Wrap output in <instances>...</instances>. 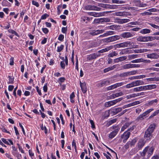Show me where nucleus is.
Returning a JSON list of instances; mask_svg holds the SVG:
<instances>
[{"mask_svg": "<svg viewBox=\"0 0 159 159\" xmlns=\"http://www.w3.org/2000/svg\"><path fill=\"white\" fill-rule=\"evenodd\" d=\"M145 116L143 114L140 115L137 119V120L138 121H139L140 120H143L144 118H145Z\"/></svg>", "mask_w": 159, "mask_h": 159, "instance_id": "obj_42", "label": "nucleus"}, {"mask_svg": "<svg viewBox=\"0 0 159 159\" xmlns=\"http://www.w3.org/2000/svg\"><path fill=\"white\" fill-rule=\"evenodd\" d=\"M136 142V139H133L129 143V144L131 146L134 145Z\"/></svg>", "mask_w": 159, "mask_h": 159, "instance_id": "obj_56", "label": "nucleus"}, {"mask_svg": "<svg viewBox=\"0 0 159 159\" xmlns=\"http://www.w3.org/2000/svg\"><path fill=\"white\" fill-rule=\"evenodd\" d=\"M130 21L129 19H119L118 22L120 24H123L129 22Z\"/></svg>", "mask_w": 159, "mask_h": 159, "instance_id": "obj_26", "label": "nucleus"}, {"mask_svg": "<svg viewBox=\"0 0 159 159\" xmlns=\"http://www.w3.org/2000/svg\"><path fill=\"white\" fill-rule=\"evenodd\" d=\"M148 90H151L155 89L156 87V85L155 84H150L147 85Z\"/></svg>", "mask_w": 159, "mask_h": 159, "instance_id": "obj_38", "label": "nucleus"}, {"mask_svg": "<svg viewBox=\"0 0 159 159\" xmlns=\"http://www.w3.org/2000/svg\"><path fill=\"white\" fill-rule=\"evenodd\" d=\"M113 128L115 129L109 135V138L111 139L113 138L117 134L120 129L118 126H113Z\"/></svg>", "mask_w": 159, "mask_h": 159, "instance_id": "obj_3", "label": "nucleus"}, {"mask_svg": "<svg viewBox=\"0 0 159 159\" xmlns=\"http://www.w3.org/2000/svg\"><path fill=\"white\" fill-rule=\"evenodd\" d=\"M120 61H121L126 60L127 59V57L126 56H122L119 57Z\"/></svg>", "mask_w": 159, "mask_h": 159, "instance_id": "obj_58", "label": "nucleus"}, {"mask_svg": "<svg viewBox=\"0 0 159 159\" xmlns=\"http://www.w3.org/2000/svg\"><path fill=\"white\" fill-rule=\"evenodd\" d=\"M128 57L129 60H131L138 57V55L132 54L131 55H129L128 56Z\"/></svg>", "mask_w": 159, "mask_h": 159, "instance_id": "obj_43", "label": "nucleus"}, {"mask_svg": "<svg viewBox=\"0 0 159 159\" xmlns=\"http://www.w3.org/2000/svg\"><path fill=\"white\" fill-rule=\"evenodd\" d=\"M134 87V86L133 82L124 86V87L127 89H129Z\"/></svg>", "mask_w": 159, "mask_h": 159, "instance_id": "obj_37", "label": "nucleus"}, {"mask_svg": "<svg viewBox=\"0 0 159 159\" xmlns=\"http://www.w3.org/2000/svg\"><path fill=\"white\" fill-rule=\"evenodd\" d=\"M115 104H116V103L114 100H113L105 102V106L107 107H109Z\"/></svg>", "mask_w": 159, "mask_h": 159, "instance_id": "obj_23", "label": "nucleus"}, {"mask_svg": "<svg viewBox=\"0 0 159 159\" xmlns=\"http://www.w3.org/2000/svg\"><path fill=\"white\" fill-rule=\"evenodd\" d=\"M134 86H137L140 85H142L144 84V82L141 80H136L133 81Z\"/></svg>", "mask_w": 159, "mask_h": 159, "instance_id": "obj_19", "label": "nucleus"}, {"mask_svg": "<svg viewBox=\"0 0 159 159\" xmlns=\"http://www.w3.org/2000/svg\"><path fill=\"white\" fill-rule=\"evenodd\" d=\"M130 135V133L129 132L126 131L124 134L121 135V138L123 139V142L125 143L127 139L129 138Z\"/></svg>", "mask_w": 159, "mask_h": 159, "instance_id": "obj_7", "label": "nucleus"}, {"mask_svg": "<svg viewBox=\"0 0 159 159\" xmlns=\"http://www.w3.org/2000/svg\"><path fill=\"white\" fill-rule=\"evenodd\" d=\"M140 66L139 64H131V68H138Z\"/></svg>", "mask_w": 159, "mask_h": 159, "instance_id": "obj_52", "label": "nucleus"}, {"mask_svg": "<svg viewBox=\"0 0 159 159\" xmlns=\"http://www.w3.org/2000/svg\"><path fill=\"white\" fill-rule=\"evenodd\" d=\"M88 14L89 15L97 17L103 16L104 13L102 12H89Z\"/></svg>", "mask_w": 159, "mask_h": 159, "instance_id": "obj_11", "label": "nucleus"}, {"mask_svg": "<svg viewBox=\"0 0 159 159\" xmlns=\"http://www.w3.org/2000/svg\"><path fill=\"white\" fill-rule=\"evenodd\" d=\"M116 120L117 119H116L111 120L107 122V126H109L112 124L116 122Z\"/></svg>", "mask_w": 159, "mask_h": 159, "instance_id": "obj_29", "label": "nucleus"}, {"mask_svg": "<svg viewBox=\"0 0 159 159\" xmlns=\"http://www.w3.org/2000/svg\"><path fill=\"white\" fill-rule=\"evenodd\" d=\"M129 76L128 71L127 72H123L120 75V76L121 77H127Z\"/></svg>", "mask_w": 159, "mask_h": 159, "instance_id": "obj_46", "label": "nucleus"}, {"mask_svg": "<svg viewBox=\"0 0 159 159\" xmlns=\"http://www.w3.org/2000/svg\"><path fill=\"white\" fill-rule=\"evenodd\" d=\"M112 2L115 3L123 4L125 3V2L122 0H112Z\"/></svg>", "mask_w": 159, "mask_h": 159, "instance_id": "obj_41", "label": "nucleus"}, {"mask_svg": "<svg viewBox=\"0 0 159 159\" xmlns=\"http://www.w3.org/2000/svg\"><path fill=\"white\" fill-rule=\"evenodd\" d=\"M8 32L10 33H11L12 34H14L16 36L19 37V35L14 30L12 29H9L8 30Z\"/></svg>", "mask_w": 159, "mask_h": 159, "instance_id": "obj_39", "label": "nucleus"}, {"mask_svg": "<svg viewBox=\"0 0 159 159\" xmlns=\"http://www.w3.org/2000/svg\"><path fill=\"white\" fill-rule=\"evenodd\" d=\"M111 113V110H108L106 111L103 114V116L105 118H107L109 116L110 114Z\"/></svg>", "mask_w": 159, "mask_h": 159, "instance_id": "obj_36", "label": "nucleus"}, {"mask_svg": "<svg viewBox=\"0 0 159 159\" xmlns=\"http://www.w3.org/2000/svg\"><path fill=\"white\" fill-rule=\"evenodd\" d=\"M154 149L155 148L154 147L152 146L150 147L148 146L145 148L143 151L140 153V155L141 156L144 157L147 153V158L146 159H149L153 154Z\"/></svg>", "mask_w": 159, "mask_h": 159, "instance_id": "obj_2", "label": "nucleus"}, {"mask_svg": "<svg viewBox=\"0 0 159 159\" xmlns=\"http://www.w3.org/2000/svg\"><path fill=\"white\" fill-rule=\"evenodd\" d=\"M143 59L141 58V59H135L134 60H133L131 61V62L134 63H139L140 62H143Z\"/></svg>", "mask_w": 159, "mask_h": 159, "instance_id": "obj_44", "label": "nucleus"}, {"mask_svg": "<svg viewBox=\"0 0 159 159\" xmlns=\"http://www.w3.org/2000/svg\"><path fill=\"white\" fill-rule=\"evenodd\" d=\"M156 126L155 124L150 125L145 131L144 137L146 140H150L152 137V134Z\"/></svg>", "mask_w": 159, "mask_h": 159, "instance_id": "obj_1", "label": "nucleus"}, {"mask_svg": "<svg viewBox=\"0 0 159 159\" xmlns=\"http://www.w3.org/2000/svg\"><path fill=\"white\" fill-rule=\"evenodd\" d=\"M1 129L2 130V131L3 132H6V133H8V134H11L10 132H9V131H7L6 129L3 127H2L1 128Z\"/></svg>", "mask_w": 159, "mask_h": 159, "instance_id": "obj_59", "label": "nucleus"}, {"mask_svg": "<svg viewBox=\"0 0 159 159\" xmlns=\"http://www.w3.org/2000/svg\"><path fill=\"white\" fill-rule=\"evenodd\" d=\"M153 110L154 109L153 108L150 109L143 112L142 114L145 116V117L146 118L147 116L151 111H153Z\"/></svg>", "mask_w": 159, "mask_h": 159, "instance_id": "obj_33", "label": "nucleus"}, {"mask_svg": "<svg viewBox=\"0 0 159 159\" xmlns=\"http://www.w3.org/2000/svg\"><path fill=\"white\" fill-rule=\"evenodd\" d=\"M115 34V32L112 31H107L103 35L104 36H107L108 35H111Z\"/></svg>", "mask_w": 159, "mask_h": 159, "instance_id": "obj_27", "label": "nucleus"}, {"mask_svg": "<svg viewBox=\"0 0 159 159\" xmlns=\"http://www.w3.org/2000/svg\"><path fill=\"white\" fill-rule=\"evenodd\" d=\"M128 72L129 76L135 75L137 73V71L136 70H132L130 71H128Z\"/></svg>", "mask_w": 159, "mask_h": 159, "instance_id": "obj_54", "label": "nucleus"}, {"mask_svg": "<svg viewBox=\"0 0 159 159\" xmlns=\"http://www.w3.org/2000/svg\"><path fill=\"white\" fill-rule=\"evenodd\" d=\"M104 32V30H93L91 32H90V34L93 36H94L101 33H102Z\"/></svg>", "mask_w": 159, "mask_h": 159, "instance_id": "obj_13", "label": "nucleus"}, {"mask_svg": "<svg viewBox=\"0 0 159 159\" xmlns=\"http://www.w3.org/2000/svg\"><path fill=\"white\" fill-rule=\"evenodd\" d=\"M64 38V35L62 34H60L59 35L58 39L60 41L63 40Z\"/></svg>", "mask_w": 159, "mask_h": 159, "instance_id": "obj_64", "label": "nucleus"}, {"mask_svg": "<svg viewBox=\"0 0 159 159\" xmlns=\"http://www.w3.org/2000/svg\"><path fill=\"white\" fill-rule=\"evenodd\" d=\"M117 65H114L112 66L108 67L107 68H105L104 69L103 72L104 73H106L109 71L112 70L116 68L117 67Z\"/></svg>", "mask_w": 159, "mask_h": 159, "instance_id": "obj_20", "label": "nucleus"}, {"mask_svg": "<svg viewBox=\"0 0 159 159\" xmlns=\"http://www.w3.org/2000/svg\"><path fill=\"white\" fill-rule=\"evenodd\" d=\"M137 97V93H133L126 96V98L127 99Z\"/></svg>", "mask_w": 159, "mask_h": 159, "instance_id": "obj_35", "label": "nucleus"}, {"mask_svg": "<svg viewBox=\"0 0 159 159\" xmlns=\"http://www.w3.org/2000/svg\"><path fill=\"white\" fill-rule=\"evenodd\" d=\"M42 30L43 32L45 34H47L49 32L48 30L46 28H42Z\"/></svg>", "mask_w": 159, "mask_h": 159, "instance_id": "obj_57", "label": "nucleus"}, {"mask_svg": "<svg viewBox=\"0 0 159 159\" xmlns=\"http://www.w3.org/2000/svg\"><path fill=\"white\" fill-rule=\"evenodd\" d=\"M49 16V15L47 13H45L41 16V19L42 20H45Z\"/></svg>", "mask_w": 159, "mask_h": 159, "instance_id": "obj_50", "label": "nucleus"}, {"mask_svg": "<svg viewBox=\"0 0 159 159\" xmlns=\"http://www.w3.org/2000/svg\"><path fill=\"white\" fill-rule=\"evenodd\" d=\"M122 110V108L118 107L117 108H114L111 110V113L113 114V115H115L119 112L121 111Z\"/></svg>", "mask_w": 159, "mask_h": 159, "instance_id": "obj_14", "label": "nucleus"}, {"mask_svg": "<svg viewBox=\"0 0 159 159\" xmlns=\"http://www.w3.org/2000/svg\"><path fill=\"white\" fill-rule=\"evenodd\" d=\"M42 130H44V133L45 134H47V128L45 126L44 127L43 126V124H42V125L40 126Z\"/></svg>", "mask_w": 159, "mask_h": 159, "instance_id": "obj_55", "label": "nucleus"}, {"mask_svg": "<svg viewBox=\"0 0 159 159\" xmlns=\"http://www.w3.org/2000/svg\"><path fill=\"white\" fill-rule=\"evenodd\" d=\"M110 42H112L119 40L120 39V36L116 35L109 37Z\"/></svg>", "mask_w": 159, "mask_h": 159, "instance_id": "obj_18", "label": "nucleus"}, {"mask_svg": "<svg viewBox=\"0 0 159 159\" xmlns=\"http://www.w3.org/2000/svg\"><path fill=\"white\" fill-rule=\"evenodd\" d=\"M126 83L125 82H121L120 83H118L115 84L116 86V87H118L120 86H121L124 84H125Z\"/></svg>", "mask_w": 159, "mask_h": 159, "instance_id": "obj_51", "label": "nucleus"}, {"mask_svg": "<svg viewBox=\"0 0 159 159\" xmlns=\"http://www.w3.org/2000/svg\"><path fill=\"white\" fill-rule=\"evenodd\" d=\"M151 30L148 29H144L141 30L139 32L140 33L143 34H149L150 33Z\"/></svg>", "mask_w": 159, "mask_h": 159, "instance_id": "obj_24", "label": "nucleus"}, {"mask_svg": "<svg viewBox=\"0 0 159 159\" xmlns=\"http://www.w3.org/2000/svg\"><path fill=\"white\" fill-rule=\"evenodd\" d=\"M80 85L83 93H86L87 91V88L85 82L82 83L80 81Z\"/></svg>", "mask_w": 159, "mask_h": 159, "instance_id": "obj_12", "label": "nucleus"}, {"mask_svg": "<svg viewBox=\"0 0 159 159\" xmlns=\"http://www.w3.org/2000/svg\"><path fill=\"white\" fill-rule=\"evenodd\" d=\"M97 20V22H98L99 21L101 22H108L110 21V19L108 18H101L99 20Z\"/></svg>", "mask_w": 159, "mask_h": 159, "instance_id": "obj_25", "label": "nucleus"}, {"mask_svg": "<svg viewBox=\"0 0 159 159\" xmlns=\"http://www.w3.org/2000/svg\"><path fill=\"white\" fill-rule=\"evenodd\" d=\"M133 43H131L130 41H127L120 43L121 48H125L130 46Z\"/></svg>", "mask_w": 159, "mask_h": 159, "instance_id": "obj_21", "label": "nucleus"}, {"mask_svg": "<svg viewBox=\"0 0 159 159\" xmlns=\"http://www.w3.org/2000/svg\"><path fill=\"white\" fill-rule=\"evenodd\" d=\"M133 2L135 5L137 7H144L147 6L146 3L141 2L140 0H134Z\"/></svg>", "mask_w": 159, "mask_h": 159, "instance_id": "obj_6", "label": "nucleus"}, {"mask_svg": "<svg viewBox=\"0 0 159 159\" xmlns=\"http://www.w3.org/2000/svg\"><path fill=\"white\" fill-rule=\"evenodd\" d=\"M103 42L105 43H110V38L109 37L104 39L102 40Z\"/></svg>", "mask_w": 159, "mask_h": 159, "instance_id": "obj_60", "label": "nucleus"}, {"mask_svg": "<svg viewBox=\"0 0 159 159\" xmlns=\"http://www.w3.org/2000/svg\"><path fill=\"white\" fill-rule=\"evenodd\" d=\"M64 48V46L63 45H61L60 47H58L57 52H61L63 49Z\"/></svg>", "mask_w": 159, "mask_h": 159, "instance_id": "obj_47", "label": "nucleus"}, {"mask_svg": "<svg viewBox=\"0 0 159 159\" xmlns=\"http://www.w3.org/2000/svg\"><path fill=\"white\" fill-rule=\"evenodd\" d=\"M32 3L33 5L37 7H38L39 6L38 2L35 1L33 0L32 1Z\"/></svg>", "mask_w": 159, "mask_h": 159, "instance_id": "obj_53", "label": "nucleus"}, {"mask_svg": "<svg viewBox=\"0 0 159 159\" xmlns=\"http://www.w3.org/2000/svg\"><path fill=\"white\" fill-rule=\"evenodd\" d=\"M134 35L133 33L130 32H124L121 34L120 35V37H121L123 38H131Z\"/></svg>", "mask_w": 159, "mask_h": 159, "instance_id": "obj_5", "label": "nucleus"}, {"mask_svg": "<svg viewBox=\"0 0 159 159\" xmlns=\"http://www.w3.org/2000/svg\"><path fill=\"white\" fill-rule=\"evenodd\" d=\"M101 55L100 54H97L95 53H93L88 55L87 59L89 60H91L93 59H96L97 57H99Z\"/></svg>", "mask_w": 159, "mask_h": 159, "instance_id": "obj_9", "label": "nucleus"}, {"mask_svg": "<svg viewBox=\"0 0 159 159\" xmlns=\"http://www.w3.org/2000/svg\"><path fill=\"white\" fill-rule=\"evenodd\" d=\"M122 68L124 69L131 68V64H127L122 66Z\"/></svg>", "mask_w": 159, "mask_h": 159, "instance_id": "obj_45", "label": "nucleus"}, {"mask_svg": "<svg viewBox=\"0 0 159 159\" xmlns=\"http://www.w3.org/2000/svg\"><path fill=\"white\" fill-rule=\"evenodd\" d=\"M85 9L87 10H94L99 11L101 9V8L95 6L87 5L85 7Z\"/></svg>", "mask_w": 159, "mask_h": 159, "instance_id": "obj_4", "label": "nucleus"}, {"mask_svg": "<svg viewBox=\"0 0 159 159\" xmlns=\"http://www.w3.org/2000/svg\"><path fill=\"white\" fill-rule=\"evenodd\" d=\"M123 13L124 12H118L116 13V15L119 16H123L124 15Z\"/></svg>", "mask_w": 159, "mask_h": 159, "instance_id": "obj_63", "label": "nucleus"}, {"mask_svg": "<svg viewBox=\"0 0 159 159\" xmlns=\"http://www.w3.org/2000/svg\"><path fill=\"white\" fill-rule=\"evenodd\" d=\"M148 11L149 12H156L157 11V9L155 8H152L149 9Z\"/></svg>", "mask_w": 159, "mask_h": 159, "instance_id": "obj_61", "label": "nucleus"}, {"mask_svg": "<svg viewBox=\"0 0 159 159\" xmlns=\"http://www.w3.org/2000/svg\"><path fill=\"white\" fill-rule=\"evenodd\" d=\"M60 65L61 67L63 69H64L65 67V65L64 63V61H61L60 62Z\"/></svg>", "mask_w": 159, "mask_h": 159, "instance_id": "obj_62", "label": "nucleus"}, {"mask_svg": "<svg viewBox=\"0 0 159 159\" xmlns=\"http://www.w3.org/2000/svg\"><path fill=\"white\" fill-rule=\"evenodd\" d=\"M146 77L145 75H140L136 76L131 77L129 78V79L130 80H133L135 79H140L143 78H145Z\"/></svg>", "mask_w": 159, "mask_h": 159, "instance_id": "obj_22", "label": "nucleus"}, {"mask_svg": "<svg viewBox=\"0 0 159 159\" xmlns=\"http://www.w3.org/2000/svg\"><path fill=\"white\" fill-rule=\"evenodd\" d=\"M131 53V51L128 48L123 49L120 53L122 54H129Z\"/></svg>", "mask_w": 159, "mask_h": 159, "instance_id": "obj_28", "label": "nucleus"}, {"mask_svg": "<svg viewBox=\"0 0 159 159\" xmlns=\"http://www.w3.org/2000/svg\"><path fill=\"white\" fill-rule=\"evenodd\" d=\"M158 100L157 99L152 100L148 102V105L149 106L154 105L155 103H157Z\"/></svg>", "mask_w": 159, "mask_h": 159, "instance_id": "obj_32", "label": "nucleus"}, {"mask_svg": "<svg viewBox=\"0 0 159 159\" xmlns=\"http://www.w3.org/2000/svg\"><path fill=\"white\" fill-rule=\"evenodd\" d=\"M113 48V46H108V47H107L106 48H104L103 49H102L98 51V52L99 53H102L104 52H107L108 51H109V50L112 49Z\"/></svg>", "mask_w": 159, "mask_h": 159, "instance_id": "obj_16", "label": "nucleus"}, {"mask_svg": "<svg viewBox=\"0 0 159 159\" xmlns=\"http://www.w3.org/2000/svg\"><path fill=\"white\" fill-rule=\"evenodd\" d=\"M145 142L143 139H141L139 140L138 143V147L139 150L141 149L144 146Z\"/></svg>", "mask_w": 159, "mask_h": 159, "instance_id": "obj_17", "label": "nucleus"}, {"mask_svg": "<svg viewBox=\"0 0 159 159\" xmlns=\"http://www.w3.org/2000/svg\"><path fill=\"white\" fill-rule=\"evenodd\" d=\"M131 124V123H125L121 128V131H124Z\"/></svg>", "mask_w": 159, "mask_h": 159, "instance_id": "obj_31", "label": "nucleus"}, {"mask_svg": "<svg viewBox=\"0 0 159 159\" xmlns=\"http://www.w3.org/2000/svg\"><path fill=\"white\" fill-rule=\"evenodd\" d=\"M118 53L115 51H113L107 55V57H113L117 56Z\"/></svg>", "mask_w": 159, "mask_h": 159, "instance_id": "obj_30", "label": "nucleus"}, {"mask_svg": "<svg viewBox=\"0 0 159 159\" xmlns=\"http://www.w3.org/2000/svg\"><path fill=\"white\" fill-rule=\"evenodd\" d=\"M2 4L3 6H9L10 3L6 0H3L2 2Z\"/></svg>", "mask_w": 159, "mask_h": 159, "instance_id": "obj_34", "label": "nucleus"}, {"mask_svg": "<svg viewBox=\"0 0 159 159\" xmlns=\"http://www.w3.org/2000/svg\"><path fill=\"white\" fill-rule=\"evenodd\" d=\"M147 37V41H151L155 40V36H148Z\"/></svg>", "mask_w": 159, "mask_h": 159, "instance_id": "obj_48", "label": "nucleus"}, {"mask_svg": "<svg viewBox=\"0 0 159 159\" xmlns=\"http://www.w3.org/2000/svg\"><path fill=\"white\" fill-rule=\"evenodd\" d=\"M8 77L9 78V81L8 84H13L14 81V78H12L10 76H9Z\"/></svg>", "mask_w": 159, "mask_h": 159, "instance_id": "obj_49", "label": "nucleus"}, {"mask_svg": "<svg viewBox=\"0 0 159 159\" xmlns=\"http://www.w3.org/2000/svg\"><path fill=\"white\" fill-rule=\"evenodd\" d=\"M136 39L138 41L141 42H146L147 41V37L139 36Z\"/></svg>", "mask_w": 159, "mask_h": 159, "instance_id": "obj_15", "label": "nucleus"}, {"mask_svg": "<svg viewBox=\"0 0 159 159\" xmlns=\"http://www.w3.org/2000/svg\"><path fill=\"white\" fill-rule=\"evenodd\" d=\"M133 90L134 92H136L142 91V86L134 88L133 89Z\"/></svg>", "mask_w": 159, "mask_h": 159, "instance_id": "obj_40", "label": "nucleus"}, {"mask_svg": "<svg viewBox=\"0 0 159 159\" xmlns=\"http://www.w3.org/2000/svg\"><path fill=\"white\" fill-rule=\"evenodd\" d=\"M147 57L148 58L152 59H157L159 57V55L156 53H152L148 54L147 55Z\"/></svg>", "mask_w": 159, "mask_h": 159, "instance_id": "obj_10", "label": "nucleus"}, {"mask_svg": "<svg viewBox=\"0 0 159 159\" xmlns=\"http://www.w3.org/2000/svg\"><path fill=\"white\" fill-rule=\"evenodd\" d=\"M110 83V81L109 80H104L98 83L97 84V85L98 87H102L104 86L109 85Z\"/></svg>", "mask_w": 159, "mask_h": 159, "instance_id": "obj_8", "label": "nucleus"}]
</instances>
